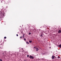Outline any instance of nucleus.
Segmentation results:
<instances>
[{
	"mask_svg": "<svg viewBox=\"0 0 61 61\" xmlns=\"http://www.w3.org/2000/svg\"><path fill=\"white\" fill-rule=\"evenodd\" d=\"M0 61H2V59H0Z\"/></svg>",
	"mask_w": 61,
	"mask_h": 61,
	"instance_id": "f3484780",
	"label": "nucleus"
},
{
	"mask_svg": "<svg viewBox=\"0 0 61 61\" xmlns=\"http://www.w3.org/2000/svg\"><path fill=\"white\" fill-rule=\"evenodd\" d=\"M25 37V34H24L23 35V38H24Z\"/></svg>",
	"mask_w": 61,
	"mask_h": 61,
	"instance_id": "6e6552de",
	"label": "nucleus"
},
{
	"mask_svg": "<svg viewBox=\"0 0 61 61\" xmlns=\"http://www.w3.org/2000/svg\"><path fill=\"white\" fill-rule=\"evenodd\" d=\"M54 58H55V56L53 55L52 56V59H54Z\"/></svg>",
	"mask_w": 61,
	"mask_h": 61,
	"instance_id": "7ed1b4c3",
	"label": "nucleus"
},
{
	"mask_svg": "<svg viewBox=\"0 0 61 61\" xmlns=\"http://www.w3.org/2000/svg\"><path fill=\"white\" fill-rule=\"evenodd\" d=\"M58 58H59V57Z\"/></svg>",
	"mask_w": 61,
	"mask_h": 61,
	"instance_id": "b1692460",
	"label": "nucleus"
},
{
	"mask_svg": "<svg viewBox=\"0 0 61 61\" xmlns=\"http://www.w3.org/2000/svg\"><path fill=\"white\" fill-rule=\"evenodd\" d=\"M58 47H60V48H61V44H60L58 45Z\"/></svg>",
	"mask_w": 61,
	"mask_h": 61,
	"instance_id": "20e7f679",
	"label": "nucleus"
},
{
	"mask_svg": "<svg viewBox=\"0 0 61 61\" xmlns=\"http://www.w3.org/2000/svg\"><path fill=\"white\" fill-rule=\"evenodd\" d=\"M50 48H51V47H50Z\"/></svg>",
	"mask_w": 61,
	"mask_h": 61,
	"instance_id": "5701e85b",
	"label": "nucleus"
},
{
	"mask_svg": "<svg viewBox=\"0 0 61 61\" xmlns=\"http://www.w3.org/2000/svg\"><path fill=\"white\" fill-rule=\"evenodd\" d=\"M38 59L39 60V59Z\"/></svg>",
	"mask_w": 61,
	"mask_h": 61,
	"instance_id": "a878e982",
	"label": "nucleus"
},
{
	"mask_svg": "<svg viewBox=\"0 0 61 61\" xmlns=\"http://www.w3.org/2000/svg\"><path fill=\"white\" fill-rule=\"evenodd\" d=\"M29 35H31V33L30 32V33H29Z\"/></svg>",
	"mask_w": 61,
	"mask_h": 61,
	"instance_id": "4468645a",
	"label": "nucleus"
},
{
	"mask_svg": "<svg viewBox=\"0 0 61 61\" xmlns=\"http://www.w3.org/2000/svg\"><path fill=\"white\" fill-rule=\"evenodd\" d=\"M22 37H20V38H22Z\"/></svg>",
	"mask_w": 61,
	"mask_h": 61,
	"instance_id": "6ab92c4d",
	"label": "nucleus"
},
{
	"mask_svg": "<svg viewBox=\"0 0 61 61\" xmlns=\"http://www.w3.org/2000/svg\"><path fill=\"white\" fill-rule=\"evenodd\" d=\"M36 51H37L38 50V49L37 48H36Z\"/></svg>",
	"mask_w": 61,
	"mask_h": 61,
	"instance_id": "1a4fd4ad",
	"label": "nucleus"
},
{
	"mask_svg": "<svg viewBox=\"0 0 61 61\" xmlns=\"http://www.w3.org/2000/svg\"><path fill=\"white\" fill-rule=\"evenodd\" d=\"M29 55H27V57H29Z\"/></svg>",
	"mask_w": 61,
	"mask_h": 61,
	"instance_id": "dca6fc26",
	"label": "nucleus"
},
{
	"mask_svg": "<svg viewBox=\"0 0 61 61\" xmlns=\"http://www.w3.org/2000/svg\"><path fill=\"white\" fill-rule=\"evenodd\" d=\"M45 53L42 54V55H45Z\"/></svg>",
	"mask_w": 61,
	"mask_h": 61,
	"instance_id": "a211bd4d",
	"label": "nucleus"
},
{
	"mask_svg": "<svg viewBox=\"0 0 61 61\" xmlns=\"http://www.w3.org/2000/svg\"><path fill=\"white\" fill-rule=\"evenodd\" d=\"M31 58H32V59H33L34 58V57L32 56H31Z\"/></svg>",
	"mask_w": 61,
	"mask_h": 61,
	"instance_id": "0eeeda50",
	"label": "nucleus"
},
{
	"mask_svg": "<svg viewBox=\"0 0 61 61\" xmlns=\"http://www.w3.org/2000/svg\"><path fill=\"white\" fill-rule=\"evenodd\" d=\"M36 48V47H34V48Z\"/></svg>",
	"mask_w": 61,
	"mask_h": 61,
	"instance_id": "412c9836",
	"label": "nucleus"
},
{
	"mask_svg": "<svg viewBox=\"0 0 61 61\" xmlns=\"http://www.w3.org/2000/svg\"><path fill=\"white\" fill-rule=\"evenodd\" d=\"M16 36H18V34H16Z\"/></svg>",
	"mask_w": 61,
	"mask_h": 61,
	"instance_id": "ddd939ff",
	"label": "nucleus"
},
{
	"mask_svg": "<svg viewBox=\"0 0 61 61\" xmlns=\"http://www.w3.org/2000/svg\"><path fill=\"white\" fill-rule=\"evenodd\" d=\"M29 42H30V43H31V41H29Z\"/></svg>",
	"mask_w": 61,
	"mask_h": 61,
	"instance_id": "aec40b11",
	"label": "nucleus"
},
{
	"mask_svg": "<svg viewBox=\"0 0 61 61\" xmlns=\"http://www.w3.org/2000/svg\"><path fill=\"white\" fill-rule=\"evenodd\" d=\"M26 44H29V43L27 41L26 42Z\"/></svg>",
	"mask_w": 61,
	"mask_h": 61,
	"instance_id": "9d476101",
	"label": "nucleus"
},
{
	"mask_svg": "<svg viewBox=\"0 0 61 61\" xmlns=\"http://www.w3.org/2000/svg\"><path fill=\"white\" fill-rule=\"evenodd\" d=\"M29 57L30 58H31V56H29Z\"/></svg>",
	"mask_w": 61,
	"mask_h": 61,
	"instance_id": "2eb2a0df",
	"label": "nucleus"
},
{
	"mask_svg": "<svg viewBox=\"0 0 61 61\" xmlns=\"http://www.w3.org/2000/svg\"><path fill=\"white\" fill-rule=\"evenodd\" d=\"M32 42V41H31V43Z\"/></svg>",
	"mask_w": 61,
	"mask_h": 61,
	"instance_id": "4be33fe9",
	"label": "nucleus"
},
{
	"mask_svg": "<svg viewBox=\"0 0 61 61\" xmlns=\"http://www.w3.org/2000/svg\"><path fill=\"white\" fill-rule=\"evenodd\" d=\"M24 40L25 41H26V39H25V38H24Z\"/></svg>",
	"mask_w": 61,
	"mask_h": 61,
	"instance_id": "f8f14e48",
	"label": "nucleus"
},
{
	"mask_svg": "<svg viewBox=\"0 0 61 61\" xmlns=\"http://www.w3.org/2000/svg\"><path fill=\"white\" fill-rule=\"evenodd\" d=\"M23 52V51H22V52Z\"/></svg>",
	"mask_w": 61,
	"mask_h": 61,
	"instance_id": "393cba45",
	"label": "nucleus"
},
{
	"mask_svg": "<svg viewBox=\"0 0 61 61\" xmlns=\"http://www.w3.org/2000/svg\"><path fill=\"white\" fill-rule=\"evenodd\" d=\"M44 27V26H42L40 27L41 28H43Z\"/></svg>",
	"mask_w": 61,
	"mask_h": 61,
	"instance_id": "39448f33",
	"label": "nucleus"
},
{
	"mask_svg": "<svg viewBox=\"0 0 61 61\" xmlns=\"http://www.w3.org/2000/svg\"><path fill=\"white\" fill-rule=\"evenodd\" d=\"M4 39H6V37H4Z\"/></svg>",
	"mask_w": 61,
	"mask_h": 61,
	"instance_id": "9b49d317",
	"label": "nucleus"
},
{
	"mask_svg": "<svg viewBox=\"0 0 61 61\" xmlns=\"http://www.w3.org/2000/svg\"><path fill=\"white\" fill-rule=\"evenodd\" d=\"M43 35H42V34H41L40 36H41V38H42V37H43Z\"/></svg>",
	"mask_w": 61,
	"mask_h": 61,
	"instance_id": "423d86ee",
	"label": "nucleus"
},
{
	"mask_svg": "<svg viewBox=\"0 0 61 61\" xmlns=\"http://www.w3.org/2000/svg\"><path fill=\"white\" fill-rule=\"evenodd\" d=\"M0 18H3L5 16V13L1 11L0 12Z\"/></svg>",
	"mask_w": 61,
	"mask_h": 61,
	"instance_id": "f257e3e1",
	"label": "nucleus"
},
{
	"mask_svg": "<svg viewBox=\"0 0 61 61\" xmlns=\"http://www.w3.org/2000/svg\"><path fill=\"white\" fill-rule=\"evenodd\" d=\"M58 33H61V30H59L58 31Z\"/></svg>",
	"mask_w": 61,
	"mask_h": 61,
	"instance_id": "f03ea898",
	"label": "nucleus"
}]
</instances>
